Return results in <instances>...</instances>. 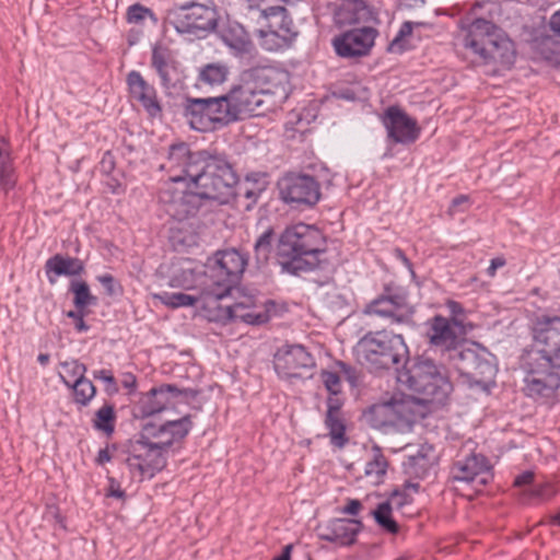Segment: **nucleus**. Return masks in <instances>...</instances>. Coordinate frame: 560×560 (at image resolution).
Instances as JSON below:
<instances>
[{
    "mask_svg": "<svg viewBox=\"0 0 560 560\" xmlns=\"http://www.w3.org/2000/svg\"><path fill=\"white\" fill-rule=\"evenodd\" d=\"M160 168L168 174V180L160 188L159 201L178 222L196 217L202 199L224 205L236 195L238 175L218 149L191 151L187 143L172 144Z\"/></svg>",
    "mask_w": 560,
    "mask_h": 560,
    "instance_id": "nucleus-1",
    "label": "nucleus"
},
{
    "mask_svg": "<svg viewBox=\"0 0 560 560\" xmlns=\"http://www.w3.org/2000/svg\"><path fill=\"white\" fill-rule=\"evenodd\" d=\"M325 250L326 237L322 231L313 225L298 223L281 233L277 256L283 271L299 275L316 269Z\"/></svg>",
    "mask_w": 560,
    "mask_h": 560,
    "instance_id": "nucleus-2",
    "label": "nucleus"
},
{
    "mask_svg": "<svg viewBox=\"0 0 560 560\" xmlns=\"http://www.w3.org/2000/svg\"><path fill=\"white\" fill-rule=\"evenodd\" d=\"M402 368L397 373V382L415 394V400L422 405H443L446 401L453 386L443 369L433 361L418 360Z\"/></svg>",
    "mask_w": 560,
    "mask_h": 560,
    "instance_id": "nucleus-3",
    "label": "nucleus"
},
{
    "mask_svg": "<svg viewBox=\"0 0 560 560\" xmlns=\"http://www.w3.org/2000/svg\"><path fill=\"white\" fill-rule=\"evenodd\" d=\"M358 360L371 370H387L405 366L409 350L401 335L387 330L370 331L357 343Z\"/></svg>",
    "mask_w": 560,
    "mask_h": 560,
    "instance_id": "nucleus-4",
    "label": "nucleus"
},
{
    "mask_svg": "<svg viewBox=\"0 0 560 560\" xmlns=\"http://www.w3.org/2000/svg\"><path fill=\"white\" fill-rule=\"evenodd\" d=\"M248 262L247 255L235 248L218 250L209 258L200 283L214 287L215 296H228L243 275Z\"/></svg>",
    "mask_w": 560,
    "mask_h": 560,
    "instance_id": "nucleus-5",
    "label": "nucleus"
},
{
    "mask_svg": "<svg viewBox=\"0 0 560 560\" xmlns=\"http://www.w3.org/2000/svg\"><path fill=\"white\" fill-rule=\"evenodd\" d=\"M184 116L192 129L201 132L215 131L236 121L226 95L188 97L184 106Z\"/></svg>",
    "mask_w": 560,
    "mask_h": 560,
    "instance_id": "nucleus-6",
    "label": "nucleus"
},
{
    "mask_svg": "<svg viewBox=\"0 0 560 560\" xmlns=\"http://www.w3.org/2000/svg\"><path fill=\"white\" fill-rule=\"evenodd\" d=\"M219 15L211 0H191L176 5L172 24L180 34L205 37L218 26Z\"/></svg>",
    "mask_w": 560,
    "mask_h": 560,
    "instance_id": "nucleus-7",
    "label": "nucleus"
},
{
    "mask_svg": "<svg viewBox=\"0 0 560 560\" xmlns=\"http://www.w3.org/2000/svg\"><path fill=\"white\" fill-rule=\"evenodd\" d=\"M490 354L485 349L463 348L456 349L448 357L450 362L460 376L470 385L486 388L495 376L497 369L489 359Z\"/></svg>",
    "mask_w": 560,
    "mask_h": 560,
    "instance_id": "nucleus-8",
    "label": "nucleus"
},
{
    "mask_svg": "<svg viewBox=\"0 0 560 560\" xmlns=\"http://www.w3.org/2000/svg\"><path fill=\"white\" fill-rule=\"evenodd\" d=\"M125 464L132 480L142 481L151 479L166 465V457L140 435L138 440L131 441L127 451Z\"/></svg>",
    "mask_w": 560,
    "mask_h": 560,
    "instance_id": "nucleus-9",
    "label": "nucleus"
},
{
    "mask_svg": "<svg viewBox=\"0 0 560 560\" xmlns=\"http://www.w3.org/2000/svg\"><path fill=\"white\" fill-rule=\"evenodd\" d=\"M413 313L407 291L394 283L386 284L384 292L364 308L366 315H376L396 324L410 322Z\"/></svg>",
    "mask_w": 560,
    "mask_h": 560,
    "instance_id": "nucleus-10",
    "label": "nucleus"
},
{
    "mask_svg": "<svg viewBox=\"0 0 560 560\" xmlns=\"http://www.w3.org/2000/svg\"><path fill=\"white\" fill-rule=\"evenodd\" d=\"M280 198L295 208L315 206L322 196L317 179L307 174L287 173L278 182Z\"/></svg>",
    "mask_w": 560,
    "mask_h": 560,
    "instance_id": "nucleus-11",
    "label": "nucleus"
},
{
    "mask_svg": "<svg viewBox=\"0 0 560 560\" xmlns=\"http://www.w3.org/2000/svg\"><path fill=\"white\" fill-rule=\"evenodd\" d=\"M524 392L532 398H549L560 387L559 373L535 353L524 364Z\"/></svg>",
    "mask_w": 560,
    "mask_h": 560,
    "instance_id": "nucleus-12",
    "label": "nucleus"
},
{
    "mask_svg": "<svg viewBox=\"0 0 560 560\" xmlns=\"http://www.w3.org/2000/svg\"><path fill=\"white\" fill-rule=\"evenodd\" d=\"M191 428L192 422L189 415L161 424L148 421L142 425L140 436L147 442H152V445L164 455L172 444L186 438Z\"/></svg>",
    "mask_w": 560,
    "mask_h": 560,
    "instance_id": "nucleus-13",
    "label": "nucleus"
},
{
    "mask_svg": "<svg viewBox=\"0 0 560 560\" xmlns=\"http://www.w3.org/2000/svg\"><path fill=\"white\" fill-rule=\"evenodd\" d=\"M465 334L466 329L458 328L440 314L425 322V337L429 345L446 353L447 357L460 347V337Z\"/></svg>",
    "mask_w": 560,
    "mask_h": 560,
    "instance_id": "nucleus-14",
    "label": "nucleus"
},
{
    "mask_svg": "<svg viewBox=\"0 0 560 560\" xmlns=\"http://www.w3.org/2000/svg\"><path fill=\"white\" fill-rule=\"evenodd\" d=\"M382 124L387 138L393 143L411 144L418 140L421 129L415 118L398 106H389L384 112Z\"/></svg>",
    "mask_w": 560,
    "mask_h": 560,
    "instance_id": "nucleus-15",
    "label": "nucleus"
},
{
    "mask_svg": "<svg viewBox=\"0 0 560 560\" xmlns=\"http://www.w3.org/2000/svg\"><path fill=\"white\" fill-rule=\"evenodd\" d=\"M315 365L313 355L301 345H285L278 349L273 366L282 378L301 377L302 371Z\"/></svg>",
    "mask_w": 560,
    "mask_h": 560,
    "instance_id": "nucleus-16",
    "label": "nucleus"
},
{
    "mask_svg": "<svg viewBox=\"0 0 560 560\" xmlns=\"http://www.w3.org/2000/svg\"><path fill=\"white\" fill-rule=\"evenodd\" d=\"M225 95L236 121L245 115H260L259 109L265 103L264 96L250 80L244 78V73L241 75L240 84L233 86Z\"/></svg>",
    "mask_w": 560,
    "mask_h": 560,
    "instance_id": "nucleus-17",
    "label": "nucleus"
},
{
    "mask_svg": "<svg viewBox=\"0 0 560 560\" xmlns=\"http://www.w3.org/2000/svg\"><path fill=\"white\" fill-rule=\"evenodd\" d=\"M410 413L409 399L393 397L388 401L375 404L364 412L365 421L374 429L397 427L408 419Z\"/></svg>",
    "mask_w": 560,
    "mask_h": 560,
    "instance_id": "nucleus-18",
    "label": "nucleus"
},
{
    "mask_svg": "<svg viewBox=\"0 0 560 560\" xmlns=\"http://www.w3.org/2000/svg\"><path fill=\"white\" fill-rule=\"evenodd\" d=\"M377 31L363 26L345 32L334 39V47L342 58H357L366 56L374 46Z\"/></svg>",
    "mask_w": 560,
    "mask_h": 560,
    "instance_id": "nucleus-19",
    "label": "nucleus"
},
{
    "mask_svg": "<svg viewBox=\"0 0 560 560\" xmlns=\"http://www.w3.org/2000/svg\"><path fill=\"white\" fill-rule=\"evenodd\" d=\"M491 466L482 454L471 453L455 460L450 470V479L453 482L472 483L477 481L485 486L488 482Z\"/></svg>",
    "mask_w": 560,
    "mask_h": 560,
    "instance_id": "nucleus-20",
    "label": "nucleus"
},
{
    "mask_svg": "<svg viewBox=\"0 0 560 560\" xmlns=\"http://www.w3.org/2000/svg\"><path fill=\"white\" fill-rule=\"evenodd\" d=\"M180 394L182 390L172 384L153 387L140 397L133 409L135 417L144 419L160 413L171 405V397Z\"/></svg>",
    "mask_w": 560,
    "mask_h": 560,
    "instance_id": "nucleus-21",
    "label": "nucleus"
},
{
    "mask_svg": "<svg viewBox=\"0 0 560 560\" xmlns=\"http://www.w3.org/2000/svg\"><path fill=\"white\" fill-rule=\"evenodd\" d=\"M363 524L354 518H334L318 527L319 538L341 547L351 546L362 530Z\"/></svg>",
    "mask_w": 560,
    "mask_h": 560,
    "instance_id": "nucleus-22",
    "label": "nucleus"
},
{
    "mask_svg": "<svg viewBox=\"0 0 560 560\" xmlns=\"http://www.w3.org/2000/svg\"><path fill=\"white\" fill-rule=\"evenodd\" d=\"M261 92V95L276 94L278 91H285L288 72L271 66H259L243 72Z\"/></svg>",
    "mask_w": 560,
    "mask_h": 560,
    "instance_id": "nucleus-23",
    "label": "nucleus"
},
{
    "mask_svg": "<svg viewBox=\"0 0 560 560\" xmlns=\"http://www.w3.org/2000/svg\"><path fill=\"white\" fill-rule=\"evenodd\" d=\"M498 28L491 21L481 18L475 19L463 28L462 44L471 54L480 58Z\"/></svg>",
    "mask_w": 560,
    "mask_h": 560,
    "instance_id": "nucleus-24",
    "label": "nucleus"
},
{
    "mask_svg": "<svg viewBox=\"0 0 560 560\" xmlns=\"http://www.w3.org/2000/svg\"><path fill=\"white\" fill-rule=\"evenodd\" d=\"M127 84L132 100L139 102L151 117L162 113L153 85L148 83L139 71L132 70L127 75Z\"/></svg>",
    "mask_w": 560,
    "mask_h": 560,
    "instance_id": "nucleus-25",
    "label": "nucleus"
},
{
    "mask_svg": "<svg viewBox=\"0 0 560 560\" xmlns=\"http://www.w3.org/2000/svg\"><path fill=\"white\" fill-rule=\"evenodd\" d=\"M213 292L214 287L200 283V300L198 306L203 310L206 317L210 322L218 323H226L228 320L237 318L240 305H222L220 301L225 296H215L212 294Z\"/></svg>",
    "mask_w": 560,
    "mask_h": 560,
    "instance_id": "nucleus-26",
    "label": "nucleus"
},
{
    "mask_svg": "<svg viewBox=\"0 0 560 560\" xmlns=\"http://www.w3.org/2000/svg\"><path fill=\"white\" fill-rule=\"evenodd\" d=\"M267 26V31H260L261 46L270 51L288 48L299 35L293 21H285V23L272 21V24Z\"/></svg>",
    "mask_w": 560,
    "mask_h": 560,
    "instance_id": "nucleus-27",
    "label": "nucleus"
},
{
    "mask_svg": "<svg viewBox=\"0 0 560 560\" xmlns=\"http://www.w3.org/2000/svg\"><path fill=\"white\" fill-rule=\"evenodd\" d=\"M220 38L235 57H252L256 50L249 34L237 22H228L220 31Z\"/></svg>",
    "mask_w": 560,
    "mask_h": 560,
    "instance_id": "nucleus-28",
    "label": "nucleus"
},
{
    "mask_svg": "<svg viewBox=\"0 0 560 560\" xmlns=\"http://www.w3.org/2000/svg\"><path fill=\"white\" fill-rule=\"evenodd\" d=\"M479 59L486 65L511 66L515 61L514 43L499 27Z\"/></svg>",
    "mask_w": 560,
    "mask_h": 560,
    "instance_id": "nucleus-29",
    "label": "nucleus"
},
{
    "mask_svg": "<svg viewBox=\"0 0 560 560\" xmlns=\"http://www.w3.org/2000/svg\"><path fill=\"white\" fill-rule=\"evenodd\" d=\"M533 339L537 350L560 343V316L542 314L533 325Z\"/></svg>",
    "mask_w": 560,
    "mask_h": 560,
    "instance_id": "nucleus-30",
    "label": "nucleus"
},
{
    "mask_svg": "<svg viewBox=\"0 0 560 560\" xmlns=\"http://www.w3.org/2000/svg\"><path fill=\"white\" fill-rule=\"evenodd\" d=\"M151 66L156 71L162 88L170 90L176 85L178 72L168 48L155 45L152 49Z\"/></svg>",
    "mask_w": 560,
    "mask_h": 560,
    "instance_id": "nucleus-31",
    "label": "nucleus"
},
{
    "mask_svg": "<svg viewBox=\"0 0 560 560\" xmlns=\"http://www.w3.org/2000/svg\"><path fill=\"white\" fill-rule=\"evenodd\" d=\"M45 271L50 284H54L58 277L80 276L84 272V264L77 257L56 254L45 262Z\"/></svg>",
    "mask_w": 560,
    "mask_h": 560,
    "instance_id": "nucleus-32",
    "label": "nucleus"
},
{
    "mask_svg": "<svg viewBox=\"0 0 560 560\" xmlns=\"http://www.w3.org/2000/svg\"><path fill=\"white\" fill-rule=\"evenodd\" d=\"M370 15V8L364 0H343L335 13V21L346 26L368 21Z\"/></svg>",
    "mask_w": 560,
    "mask_h": 560,
    "instance_id": "nucleus-33",
    "label": "nucleus"
},
{
    "mask_svg": "<svg viewBox=\"0 0 560 560\" xmlns=\"http://www.w3.org/2000/svg\"><path fill=\"white\" fill-rule=\"evenodd\" d=\"M285 0H247L248 9L257 11L259 18L267 22V25L272 24V21L285 23V21H293L289 16V12L284 5Z\"/></svg>",
    "mask_w": 560,
    "mask_h": 560,
    "instance_id": "nucleus-34",
    "label": "nucleus"
},
{
    "mask_svg": "<svg viewBox=\"0 0 560 560\" xmlns=\"http://www.w3.org/2000/svg\"><path fill=\"white\" fill-rule=\"evenodd\" d=\"M388 462L378 446L372 450V458L366 462L364 474L373 485H380L386 475Z\"/></svg>",
    "mask_w": 560,
    "mask_h": 560,
    "instance_id": "nucleus-35",
    "label": "nucleus"
},
{
    "mask_svg": "<svg viewBox=\"0 0 560 560\" xmlns=\"http://www.w3.org/2000/svg\"><path fill=\"white\" fill-rule=\"evenodd\" d=\"M229 74V68L224 63H208L199 69L198 81L205 85L222 84Z\"/></svg>",
    "mask_w": 560,
    "mask_h": 560,
    "instance_id": "nucleus-36",
    "label": "nucleus"
},
{
    "mask_svg": "<svg viewBox=\"0 0 560 560\" xmlns=\"http://www.w3.org/2000/svg\"><path fill=\"white\" fill-rule=\"evenodd\" d=\"M154 299L159 300L163 305L171 308L183 306H195L199 304L200 292L197 295L175 292H161L154 294Z\"/></svg>",
    "mask_w": 560,
    "mask_h": 560,
    "instance_id": "nucleus-37",
    "label": "nucleus"
},
{
    "mask_svg": "<svg viewBox=\"0 0 560 560\" xmlns=\"http://www.w3.org/2000/svg\"><path fill=\"white\" fill-rule=\"evenodd\" d=\"M419 489L420 485L418 482L408 481L400 489L394 490L386 502L395 510L404 511L406 506L413 502L411 492L417 493Z\"/></svg>",
    "mask_w": 560,
    "mask_h": 560,
    "instance_id": "nucleus-38",
    "label": "nucleus"
},
{
    "mask_svg": "<svg viewBox=\"0 0 560 560\" xmlns=\"http://www.w3.org/2000/svg\"><path fill=\"white\" fill-rule=\"evenodd\" d=\"M13 162L9 151L0 147V190L9 192L15 186Z\"/></svg>",
    "mask_w": 560,
    "mask_h": 560,
    "instance_id": "nucleus-39",
    "label": "nucleus"
},
{
    "mask_svg": "<svg viewBox=\"0 0 560 560\" xmlns=\"http://www.w3.org/2000/svg\"><path fill=\"white\" fill-rule=\"evenodd\" d=\"M393 510L389 503L382 502L380 503L374 511H372V515L377 523V525L386 533L397 534L399 532L398 523L393 518Z\"/></svg>",
    "mask_w": 560,
    "mask_h": 560,
    "instance_id": "nucleus-40",
    "label": "nucleus"
},
{
    "mask_svg": "<svg viewBox=\"0 0 560 560\" xmlns=\"http://www.w3.org/2000/svg\"><path fill=\"white\" fill-rule=\"evenodd\" d=\"M325 425L329 431L331 443L342 447L346 442V425L340 413L326 412Z\"/></svg>",
    "mask_w": 560,
    "mask_h": 560,
    "instance_id": "nucleus-41",
    "label": "nucleus"
},
{
    "mask_svg": "<svg viewBox=\"0 0 560 560\" xmlns=\"http://www.w3.org/2000/svg\"><path fill=\"white\" fill-rule=\"evenodd\" d=\"M116 415L113 405L105 404L96 412L93 419V427L97 431H102L110 435L115 430Z\"/></svg>",
    "mask_w": 560,
    "mask_h": 560,
    "instance_id": "nucleus-42",
    "label": "nucleus"
},
{
    "mask_svg": "<svg viewBox=\"0 0 560 560\" xmlns=\"http://www.w3.org/2000/svg\"><path fill=\"white\" fill-rule=\"evenodd\" d=\"M69 291L73 293V304L78 310H84L90 305L96 304V296H94L85 281H71Z\"/></svg>",
    "mask_w": 560,
    "mask_h": 560,
    "instance_id": "nucleus-43",
    "label": "nucleus"
},
{
    "mask_svg": "<svg viewBox=\"0 0 560 560\" xmlns=\"http://www.w3.org/2000/svg\"><path fill=\"white\" fill-rule=\"evenodd\" d=\"M73 390L74 401L81 406H88L96 394L94 384L86 378H78L69 387Z\"/></svg>",
    "mask_w": 560,
    "mask_h": 560,
    "instance_id": "nucleus-44",
    "label": "nucleus"
},
{
    "mask_svg": "<svg viewBox=\"0 0 560 560\" xmlns=\"http://www.w3.org/2000/svg\"><path fill=\"white\" fill-rule=\"evenodd\" d=\"M275 232L271 228L259 235L254 245L255 258L258 264H266L272 250Z\"/></svg>",
    "mask_w": 560,
    "mask_h": 560,
    "instance_id": "nucleus-45",
    "label": "nucleus"
},
{
    "mask_svg": "<svg viewBox=\"0 0 560 560\" xmlns=\"http://www.w3.org/2000/svg\"><path fill=\"white\" fill-rule=\"evenodd\" d=\"M60 366L62 372H59V377L67 387H70L78 378H83L86 373V366L78 360L61 362Z\"/></svg>",
    "mask_w": 560,
    "mask_h": 560,
    "instance_id": "nucleus-46",
    "label": "nucleus"
},
{
    "mask_svg": "<svg viewBox=\"0 0 560 560\" xmlns=\"http://www.w3.org/2000/svg\"><path fill=\"white\" fill-rule=\"evenodd\" d=\"M202 275L196 278L192 269H183L180 272L174 275L170 280V285L173 288H182L185 290L198 289Z\"/></svg>",
    "mask_w": 560,
    "mask_h": 560,
    "instance_id": "nucleus-47",
    "label": "nucleus"
},
{
    "mask_svg": "<svg viewBox=\"0 0 560 560\" xmlns=\"http://www.w3.org/2000/svg\"><path fill=\"white\" fill-rule=\"evenodd\" d=\"M423 23L406 21L401 24L398 33L389 44V50L392 52H401L406 49L405 39L410 36L413 31V26H421Z\"/></svg>",
    "mask_w": 560,
    "mask_h": 560,
    "instance_id": "nucleus-48",
    "label": "nucleus"
},
{
    "mask_svg": "<svg viewBox=\"0 0 560 560\" xmlns=\"http://www.w3.org/2000/svg\"><path fill=\"white\" fill-rule=\"evenodd\" d=\"M445 307L448 311L450 317L447 319L460 329H466L467 312L464 306L455 300H446Z\"/></svg>",
    "mask_w": 560,
    "mask_h": 560,
    "instance_id": "nucleus-49",
    "label": "nucleus"
},
{
    "mask_svg": "<svg viewBox=\"0 0 560 560\" xmlns=\"http://www.w3.org/2000/svg\"><path fill=\"white\" fill-rule=\"evenodd\" d=\"M320 381L330 395H340L342 392L341 377L338 373L323 370Z\"/></svg>",
    "mask_w": 560,
    "mask_h": 560,
    "instance_id": "nucleus-50",
    "label": "nucleus"
},
{
    "mask_svg": "<svg viewBox=\"0 0 560 560\" xmlns=\"http://www.w3.org/2000/svg\"><path fill=\"white\" fill-rule=\"evenodd\" d=\"M534 353L556 371L560 370V342L545 350H537Z\"/></svg>",
    "mask_w": 560,
    "mask_h": 560,
    "instance_id": "nucleus-51",
    "label": "nucleus"
},
{
    "mask_svg": "<svg viewBox=\"0 0 560 560\" xmlns=\"http://www.w3.org/2000/svg\"><path fill=\"white\" fill-rule=\"evenodd\" d=\"M147 16H153V13L149 8L143 7L140 3H135L130 5L127 10L128 23H142Z\"/></svg>",
    "mask_w": 560,
    "mask_h": 560,
    "instance_id": "nucleus-52",
    "label": "nucleus"
},
{
    "mask_svg": "<svg viewBox=\"0 0 560 560\" xmlns=\"http://www.w3.org/2000/svg\"><path fill=\"white\" fill-rule=\"evenodd\" d=\"M339 368L340 373L343 375L346 381L351 387H357L361 381V372L354 366H351L342 361H338L336 364Z\"/></svg>",
    "mask_w": 560,
    "mask_h": 560,
    "instance_id": "nucleus-53",
    "label": "nucleus"
},
{
    "mask_svg": "<svg viewBox=\"0 0 560 560\" xmlns=\"http://www.w3.org/2000/svg\"><path fill=\"white\" fill-rule=\"evenodd\" d=\"M556 494V490L550 482L539 483L533 487L530 495L540 501H548Z\"/></svg>",
    "mask_w": 560,
    "mask_h": 560,
    "instance_id": "nucleus-54",
    "label": "nucleus"
},
{
    "mask_svg": "<svg viewBox=\"0 0 560 560\" xmlns=\"http://www.w3.org/2000/svg\"><path fill=\"white\" fill-rule=\"evenodd\" d=\"M237 318H241L243 322L250 325H260L266 323L269 316L265 312L247 311L242 314L237 313Z\"/></svg>",
    "mask_w": 560,
    "mask_h": 560,
    "instance_id": "nucleus-55",
    "label": "nucleus"
},
{
    "mask_svg": "<svg viewBox=\"0 0 560 560\" xmlns=\"http://www.w3.org/2000/svg\"><path fill=\"white\" fill-rule=\"evenodd\" d=\"M549 26L550 30L560 38V9L550 16ZM553 52L557 55L556 60L560 62V42L556 44Z\"/></svg>",
    "mask_w": 560,
    "mask_h": 560,
    "instance_id": "nucleus-56",
    "label": "nucleus"
},
{
    "mask_svg": "<svg viewBox=\"0 0 560 560\" xmlns=\"http://www.w3.org/2000/svg\"><path fill=\"white\" fill-rule=\"evenodd\" d=\"M67 316L69 318L74 319L75 322V329L79 332H84L89 330V325L84 322V313L83 310H75V311H69L67 313Z\"/></svg>",
    "mask_w": 560,
    "mask_h": 560,
    "instance_id": "nucleus-57",
    "label": "nucleus"
},
{
    "mask_svg": "<svg viewBox=\"0 0 560 560\" xmlns=\"http://www.w3.org/2000/svg\"><path fill=\"white\" fill-rule=\"evenodd\" d=\"M97 281L104 287L108 295L115 294V278L110 273H103L96 277Z\"/></svg>",
    "mask_w": 560,
    "mask_h": 560,
    "instance_id": "nucleus-58",
    "label": "nucleus"
},
{
    "mask_svg": "<svg viewBox=\"0 0 560 560\" xmlns=\"http://www.w3.org/2000/svg\"><path fill=\"white\" fill-rule=\"evenodd\" d=\"M327 411L326 412H334V413H340V410L343 406L345 400L339 395H330L327 398Z\"/></svg>",
    "mask_w": 560,
    "mask_h": 560,
    "instance_id": "nucleus-59",
    "label": "nucleus"
},
{
    "mask_svg": "<svg viewBox=\"0 0 560 560\" xmlns=\"http://www.w3.org/2000/svg\"><path fill=\"white\" fill-rule=\"evenodd\" d=\"M93 376L96 380L103 381L109 386H115L116 381L110 370L102 369L93 372Z\"/></svg>",
    "mask_w": 560,
    "mask_h": 560,
    "instance_id": "nucleus-60",
    "label": "nucleus"
},
{
    "mask_svg": "<svg viewBox=\"0 0 560 560\" xmlns=\"http://www.w3.org/2000/svg\"><path fill=\"white\" fill-rule=\"evenodd\" d=\"M534 472L530 470L524 471L523 474L518 475L515 480L514 485L517 487H522L525 485H530L534 481Z\"/></svg>",
    "mask_w": 560,
    "mask_h": 560,
    "instance_id": "nucleus-61",
    "label": "nucleus"
},
{
    "mask_svg": "<svg viewBox=\"0 0 560 560\" xmlns=\"http://www.w3.org/2000/svg\"><path fill=\"white\" fill-rule=\"evenodd\" d=\"M505 264L506 261L503 257H495L491 259L490 266L487 268V275L491 278L494 277L497 269L505 266Z\"/></svg>",
    "mask_w": 560,
    "mask_h": 560,
    "instance_id": "nucleus-62",
    "label": "nucleus"
},
{
    "mask_svg": "<svg viewBox=\"0 0 560 560\" xmlns=\"http://www.w3.org/2000/svg\"><path fill=\"white\" fill-rule=\"evenodd\" d=\"M101 167L105 173H110L115 167L114 156L110 152H105L101 161Z\"/></svg>",
    "mask_w": 560,
    "mask_h": 560,
    "instance_id": "nucleus-63",
    "label": "nucleus"
},
{
    "mask_svg": "<svg viewBox=\"0 0 560 560\" xmlns=\"http://www.w3.org/2000/svg\"><path fill=\"white\" fill-rule=\"evenodd\" d=\"M362 504L359 500H349L348 504L342 509V513L349 514V515H357L359 511L361 510Z\"/></svg>",
    "mask_w": 560,
    "mask_h": 560,
    "instance_id": "nucleus-64",
    "label": "nucleus"
}]
</instances>
